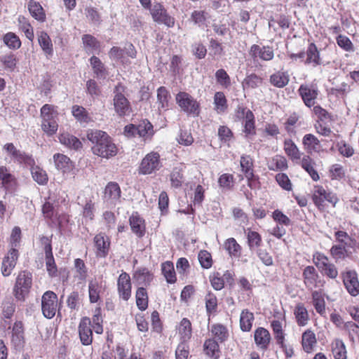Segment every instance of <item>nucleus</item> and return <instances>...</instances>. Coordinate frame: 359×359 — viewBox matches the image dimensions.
Listing matches in <instances>:
<instances>
[{"label": "nucleus", "mask_w": 359, "mask_h": 359, "mask_svg": "<svg viewBox=\"0 0 359 359\" xmlns=\"http://www.w3.org/2000/svg\"><path fill=\"white\" fill-rule=\"evenodd\" d=\"M87 138L93 144L91 149L95 155L106 158L116 155L117 147L107 133L100 130H89Z\"/></svg>", "instance_id": "1"}, {"label": "nucleus", "mask_w": 359, "mask_h": 359, "mask_svg": "<svg viewBox=\"0 0 359 359\" xmlns=\"http://www.w3.org/2000/svg\"><path fill=\"white\" fill-rule=\"evenodd\" d=\"M58 113L53 105L46 104L41 109V129L48 136H52L57 130Z\"/></svg>", "instance_id": "2"}, {"label": "nucleus", "mask_w": 359, "mask_h": 359, "mask_svg": "<svg viewBox=\"0 0 359 359\" xmlns=\"http://www.w3.org/2000/svg\"><path fill=\"white\" fill-rule=\"evenodd\" d=\"M162 167L160 154L156 151L148 153L141 161L138 172L141 175H151L159 170Z\"/></svg>", "instance_id": "3"}, {"label": "nucleus", "mask_w": 359, "mask_h": 359, "mask_svg": "<svg viewBox=\"0 0 359 359\" xmlns=\"http://www.w3.org/2000/svg\"><path fill=\"white\" fill-rule=\"evenodd\" d=\"M125 88L121 83L116 86L114 93L113 104L116 114L119 116L128 115L130 112V104L123 93Z\"/></svg>", "instance_id": "4"}, {"label": "nucleus", "mask_w": 359, "mask_h": 359, "mask_svg": "<svg viewBox=\"0 0 359 359\" xmlns=\"http://www.w3.org/2000/svg\"><path fill=\"white\" fill-rule=\"evenodd\" d=\"M32 285V275L27 271L19 273L13 288V293L16 299L22 300L28 294Z\"/></svg>", "instance_id": "5"}, {"label": "nucleus", "mask_w": 359, "mask_h": 359, "mask_svg": "<svg viewBox=\"0 0 359 359\" xmlns=\"http://www.w3.org/2000/svg\"><path fill=\"white\" fill-rule=\"evenodd\" d=\"M312 198L314 204L319 209L324 207V203L325 201L330 203L334 207L339 201L335 194L327 191L321 186L314 187Z\"/></svg>", "instance_id": "6"}, {"label": "nucleus", "mask_w": 359, "mask_h": 359, "mask_svg": "<svg viewBox=\"0 0 359 359\" xmlns=\"http://www.w3.org/2000/svg\"><path fill=\"white\" fill-rule=\"evenodd\" d=\"M41 310L46 318H53L57 310V296L52 291H46L41 297Z\"/></svg>", "instance_id": "7"}, {"label": "nucleus", "mask_w": 359, "mask_h": 359, "mask_svg": "<svg viewBox=\"0 0 359 359\" xmlns=\"http://www.w3.org/2000/svg\"><path fill=\"white\" fill-rule=\"evenodd\" d=\"M298 93L304 104L311 108L316 104V100L318 96L319 90L316 83H309L300 85Z\"/></svg>", "instance_id": "8"}, {"label": "nucleus", "mask_w": 359, "mask_h": 359, "mask_svg": "<svg viewBox=\"0 0 359 359\" xmlns=\"http://www.w3.org/2000/svg\"><path fill=\"white\" fill-rule=\"evenodd\" d=\"M176 102L181 109L188 114L198 115L199 104L189 94L185 92H180L176 95Z\"/></svg>", "instance_id": "9"}, {"label": "nucleus", "mask_w": 359, "mask_h": 359, "mask_svg": "<svg viewBox=\"0 0 359 359\" xmlns=\"http://www.w3.org/2000/svg\"><path fill=\"white\" fill-rule=\"evenodd\" d=\"M153 20L160 24H164L168 27H172L175 24V20L170 16L166 10L159 3H155L150 9Z\"/></svg>", "instance_id": "10"}, {"label": "nucleus", "mask_w": 359, "mask_h": 359, "mask_svg": "<svg viewBox=\"0 0 359 359\" xmlns=\"http://www.w3.org/2000/svg\"><path fill=\"white\" fill-rule=\"evenodd\" d=\"M4 150L12 158L14 161H16L20 164H25L27 165H32L35 163L34 158L18 150L13 143H7L4 146Z\"/></svg>", "instance_id": "11"}, {"label": "nucleus", "mask_w": 359, "mask_h": 359, "mask_svg": "<svg viewBox=\"0 0 359 359\" xmlns=\"http://www.w3.org/2000/svg\"><path fill=\"white\" fill-rule=\"evenodd\" d=\"M19 257L18 250L11 248L7 255L4 257L1 264V273L4 276H8L14 269Z\"/></svg>", "instance_id": "12"}, {"label": "nucleus", "mask_w": 359, "mask_h": 359, "mask_svg": "<svg viewBox=\"0 0 359 359\" xmlns=\"http://www.w3.org/2000/svg\"><path fill=\"white\" fill-rule=\"evenodd\" d=\"M344 285L348 292L353 297L359 294V281L355 271H348L343 273Z\"/></svg>", "instance_id": "13"}, {"label": "nucleus", "mask_w": 359, "mask_h": 359, "mask_svg": "<svg viewBox=\"0 0 359 359\" xmlns=\"http://www.w3.org/2000/svg\"><path fill=\"white\" fill-rule=\"evenodd\" d=\"M249 55L255 61L259 59L263 61H270L274 56L273 50L271 47L260 46L257 44H253L250 47Z\"/></svg>", "instance_id": "14"}, {"label": "nucleus", "mask_w": 359, "mask_h": 359, "mask_svg": "<svg viewBox=\"0 0 359 359\" xmlns=\"http://www.w3.org/2000/svg\"><path fill=\"white\" fill-rule=\"evenodd\" d=\"M121 189L116 182H109L105 187L104 191V201L111 205H116L120 202Z\"/></svg>", "instance_id": "15"}, {"label": "nucleus", "mask_w": 359, "mask_h": 359, "mask_svg": "<svg viewBox=\"0 0 359 359\" xmlns=\"http://www.w3.org/2000/svg\"><path fill=\"white\" fill-rule=\"evenodd\" d=\"M90 319L85 317L81 320L79 326V333L83 345L88 346L93 341V332L90 327Z\"/></svg>", "instance_id": "16"}, {"label": "nucleus", "mask_w": 359, "mask_h": 359, "mask_svg": "<svg viewBox=\"0 0 359 359\" xmlns=\"http://www.w3.org/2000/svg\"><path fill=\"white\" fill-rule=\"evenodd\" d=\"M118 292L120 297L127 301L131 296V282L130 276L123 272L118 278Z\"/></svg>", "instance_id": "17"}, {"label": "nucleus", "mask_w": 359, "mask_h": 359, "mask_svg": "<svg viewBox=\"0 0 359 359\" xmlns=\"http://www.w3.org/2000/svg\"><path fill=\"white\" fill-rule=\"evenodd\" d=\"M304 283L309 290H313L319 286V276L316 269L312 266H307L303 271Z\"/></svg>", "instance_id": "18"}, {"label": "nucleus", "mask_w": 359, "mask_h": 359, "mask_svg": "<svg viewBox=\"0 0 359 359\" xmlns=\"http://www.w3.org/2000/svg\"><path fill=\"white\" fill-rule=\"evenodd\" d=\"M94 243L96 248V255L100 257H105L109 252L110 241L103 233H99L94 238Z\"/></svg>", "instance_id": "19"}, {"label": "nucleus", "mask_w": 359, "mask_h": 359, "mask_svg": "<svg viewBox=\"0 0 359 359\" xmlns=\"http://www.w3.org/2000/svg\"><path fill=\"white\" fill-rule=\"evenodd\" d=\"M53 158L55 168L63 174L69 173L73 170V163L66 155L55 154Z\"/></svg>", "instance_id": "20"}, {"label": "nucleus", "mask_w": 359, "mask_h": 359, "mask_svg": "<svg viewBox=\"0 0 359 359\" xmlns=\"http://www.w3.org/2000/svg\"><path fill=\"white\" fill-rule=\"evenodd\" d=\"M240 164L242 172L245 174L248 181V186L252 187L253 173V161L248 155H243L241 157Z\"/></svg>", "instance_id": "21"}, {"label": "nucleus", "mask_w": 359, "mask_h": 359, "mask_svg": "<svg viewBox=\"0 0 359 359\" xmlns=\"http://www.w3.org/2000/svg\"><path fill=\"white\" fill-rule=\"evenodd\" d=\"M0 183L8 191H13L16 185L15 177L5 166H0Z\"/></svg>", "instance_id": "22"}, {"label": "nucleus", "mask_w": 359, "mask_h": 359, "mask_svg": "<svg viewBox=\"0 0 359 359\" xmlns=\"http://www.w3.org/2000/svg\"><path fill=\"white\" fill-rule=\"evenodd\" d=\"M129 222L132 231L138 237H142L146 230L144 220L135 212L130 216Z\"/></svg>", "instance_id": "23"}, {"label": "nucleus", "mask_w": 359, "mask_h": 359, "mask_svg": "<svg viewBox=\"0 0 359 359\" xmlns=\"http://www.w3.org/2000/svg\"><path fill=\"white\" fill-rule=\"evenodd\" d=\"M254 339L256 345L262 349H266L271 340L269 332L264 327H258L255 330Z\"/></svg>", "instance_id": "24"}, {"label": "nucleus", "mask_w": 359, "mask_h": 359, "mask_svg": "<svg viewBox=\"0 0 359 359\" xmlns=\"http://www.w3.org/2000/svg\"><path fill=\"white\" fill-rule=\"evenodd\" d=\"M177 330L181 342L187 343L192 336L191 321L187 318H182L178 325Z\"/></svg>", "instance_id": "25"}, {"label": "nucleus", "mask_w": 359, "mask_h": 359, "mask_svg": "<svg viewBox=\"0 0 359 359\" xmlns=\"http://www.w3.org/2000/svg\"><path fill=\"white\" fill-rule=\"evenodd\" d=\"M302 143L305 149L309 152H319L322 146L318 139L313 134H306L304 136Z\"/></svg>", "instance_id": "26"}, {"label": "nucleus", "mask_w": 359, "mask_h": 359, "mask_svg": "<svg viewBox=\"0 0 359 359\" xmlns=\"http://www.w3.org/2000/svg\"><path fill=\"white\" fill-rule=\"evenodd\" d=\"M302 344L303 349L306 353H311L313 351L314 347L317 344V340L315 333L307 330L302 334Z\"/></svg>", "instance_id": "27"}, {"label": "nucleus", "mask_w": 359, "mask_h": 359, "mask_svg": "<svg viewBox=\"0 0 359 359\" xmlns=\"http://www.w3.org/2000/svg\"><path fill=\"white\" fill-rule=\"evenodd\" d=\"M269 81L273 86L281 88L288 84L290 76L287 72L278 71L270 76Z\"/></svg>", "instance_id": "28"}, {"label": "nucleus", "mask_w": 359, "mask_h": 359, "mask_svg": "<svg viewBox=\"0 0 359 359\" xmlns=\"http://www.w3.org/2000/svg\"><path fill=\"white\" fill-rule=\"evenodd\" d=\"M306 65H311L313 67H317L321 65V59L316 46L311 43L308 46L306 50Z\"/></svg>", "instance_id": "29"}, {"label": "nucleus", "mask_w": 359, "mask_h": 359, "mask_svg": "<svg viewBox=\"0 0 359 359\" xmlns=\"http://www.w3.org/2000/svg\"><path fill=\"white\" fill-rule=\"evenodd\" d=\"M12 343L15 346H22L24 344V326L21 321H16L12 330Z\"/></svg>", "instance_id": "30"}, {"label": "nucleus", "mask_w": 359, "mask_h": 359, "mask_svg": "<svg viewBox=\"0 0 359 359\" xmlns=\"http://www.w3.org/2000/svg\"><path fill=\"white\" fill-rule=\"evenodd\" d=\"M45 252L46 270L48 271V275L50 277H55L57 276V269L55 262L54 257L53 256L52 248L50 244L46 245Z\"/></svg>", "instance_id": "31"}, {"label": "nucleus", "mask_w": 359, "mask_h": 359, "mask_svg": "<svg viewBox=\"0 0 359 359\" xmlns=\"http://www.w3.org/2000/svg\"><path fill=\"white\" fill-rule=\"evenodd\" d=\"M60 142L64 146L74 149H79L81 148V142L76 137L69 133H62L59 136Z\"/></svg>", "instance_id": "32"}, {"label": "nucleus", "mask_w": 359, "mask_h": 359, "mask_svg": "<svg viewBox=\"0 0 359 359\" xmlns=\"http://www.w3.org/2000/svg\"><path fill=\"white\" fill-rule=\"evenodd\" d=\"M37 35L39 43L43 51L46 55H52L53 52V43L48 34L43 31H41L38 32Z\"/></svg>", "instance_id": "33"}, {"label": "nucleus", "mask_w": 359, "mask_h": 359, "mask_svg": "<svg viewBox=\"0 0 359 359\" xmlns=\"http://www.w3.org/2000/svg\"><path fill=\"white\" fill-rule=\"evenodd\" d=\"M313 305L318 313L321 316L325 314V302L324 295L320 291H313L312 292Z\"/></svg>", "instance_id": "34"}, {"label": "nucleus", "mask_w": 359, "mask_h": 359, "mask_svg": "<svg viewBox=\"0 0 359 359\" xmlns=\"http://www.w3.org/2000/svg\"><path fill=\"white\" fill-rule=\"evenodd\" d=\"M274 337L280 347L284 346L285 333L283 329V323L279 320H273L271 323Z\"/></svg>", "instance_id": "35"}, {"label": "nucleus", "mask_w": 359, "mask_h": 359, "mask_svg": "<svg viewBox=\"0 0 359 359\" xmlns=\"http://www.w3.org/2000/svg\"><path fill=\"white\" fill-rule=\"evenodd\" d=\"M253 313L248 310H243L240 316V327L242 331L249 332L252 326L254 321Z\"/></svg>", "instance_id": "36"}, {"label": "nucleus", "mask_w": 359, "mask_h": 359, "mask_svg": "<svg viewBox=\"0 0 359 359\" xmlns=\"http://www.w3.org/2000/svg\"><path fill=\"white\" fill-rule=\"evenodd\" d=\"M102 284L96 280H90L88 284L89 299L91 303H96L100 299V293L102 292Z\"/></svg>", "instance_id": "37"}, {"label": "nucleus", "mask_w": 359, "mask_h": 359, "mask_svg": "<svg viewBox=\"0 0 359 359\" xmlns=\"http://www.w3.org/2000/svg\"><path fill=\"white\" fill-rule=\"evenodd\" d=\"M28 10L31 15L39 21H44L46 15L41 4L34 0L28 3Z\"/></svg>", "instance_id": "38"}, {"label": "nucleus", "mask_w": 359, "mask_h": 359, "mask_svg": "<svg viewBox=\"0 0 359 359\" xmlns=\"http://www.w3.org/2000/svg\"><path fill=\"white\" fill-rule=\"evenodd\" d=\"M332 351L335 359H346V350L342 340L336 339L332 343Z\"/></svg>", "instance_id": "39"}, {"label": "nucleus", "mask_w": 359, "mask_h": 359, "mask_svg": "<svg viewBox=\"0 0 359 359\" xmlns=\"http://www.w3.org/2000/svg\"><path fill=\"white\" fill-rule=\"evenodd\" d=\"M271 170H284L287 168V160L282 156H275L267 163Z\"/></svg>", "instance_id": "40"}, {"label": "nucleus", "mask_w": 359, "mask_h": 359, "mask_svg": "<svg viewBox=\"0 0 359 359\" xmlns=\"http://www.w3.org/2000/svg\"><path fill=\"white\" fill-rule=\"evenodd\" d=\"M296 321L298 325L304 326L309 321V314L306 309L302 304H299L294 311Z\"/></svg>", "instance_id": "41"}, {"label": "nucleus", "mask_w": 359, "mask_h": 359, "mask_svg": "<svg viewBox=\"0 0 359 359\" xmlns=\"http://www.w3.org/2000/svg\"><path fill=\"white\" fill-rule=\"evenodd\" d=\"M284 150L285 154L292 160L297 161L301 158V154L296 144L291 140H285L284 142Z\"/></svg>", "instance_id": "42"}, {"label": "nucleus", "mask_w": 359, "mask_h": 359, "mask_svg": "<svg viewBox=\"0 0 359 359\" xmlns=\"http://www.w3.org/2000/svg\"><path fill=\"white\" fill-rule=\"evenodd\" d=\"M137 135L145 139L150 138L154 135L152 124L148 121H143L136 126Z\"/></svg>", "instance_id": "43"}, {"label": "nucleus", "mask_w": 359, "mask_h": 359, "mask_svg": "<svg viewBox=\"0 0 359 359\" xmlns=\"http://www.w3.org/2000/svg\"><path fill=\"white\" fill-rule=\"evenodd\" d=\"M215 110L217 114H223L227 109V100L222 92H217L214 95Z\"/></svg>", "instance_id": "44"}, {"label": "nucleus", "mask_w": 359, "mask_h": 359, "mask_svg": "<svg viewBox=\"0 0 359 359\" xmlns=\"http://www.w3.org/2000/svg\"><path fill=\"white\" fill-rule=\"evenodd\" d=\"M204 350L208 357L217 359L219 358V344L213 339H207L204 343Z\"/></svg>", "instance_id": "45"}, {"label": "nucleus", "mask_w": 359, "mask_h": 359, "mask_svg": "<svg viewBox=\"0 0 359 359\" xmlns=\"http://www.w3.org/2000/svg\"><path fill=\"white\" fill-rule=\"evenodd\" d=\"M83 43L87 52L93 53L100 49L99 41L90 34H85L82 37Z\"/></svg>", "instance_id": "46"}, {"label": "nucleus", "mask_w": 359, "mask_h": 359, "mask_svg": "<svg viewBox=\"0 0 359 359\" xmlns=\"http://www.w3.org/2000/svg\"><path fill=\"white\" fill-rule=\"evenodd\" d=\"M225 250L231 257H238L241 254V246L233 238L226 240L224 244Z\"/></svg>", "instance_id": "47"}, {"label": "nucleus", "mask_w": 359, "mask_h": 359, "mask_svg": "<svg viewBox=\"0 0 359 359\" xmlns=\"http://www.w3.org/2000/svg\"><path fill=\"white\" fill-rule=\"evenodd\" d=\"M162 273L168 283H174L176 281V275L172 262H165L161 266Z\"/></svg>", "instance_id": "48"}, {"label": "nucleus", "mask_w": 359, "mask_h": 359, "mask_svg": "<svg viewBox=\"0 0 359 359\" xmlns=\"http://www.w3.org/2000/svg\"><path fill=\"white\" fill-rule=\"evenodd\" d=\"M30 165L32 177L39 184H45L48 182V176L45 170L39 166Z\"/></svg>", "instance_id": "49"}, {"label": "nucleus", "mask_w": 359, "mask_h": 359, "mask_svg": "<svg viewBox=\"0 0 359 359\" xmlns=\"http://www.w3.org/2000/svg\"><path fill=\"white\" fill-rule=\"evenodd\" d=\"M136 304L141 311H144L148 306V296L144 287H139L136 292Z\"/></svg>", "instance_id": "50"}, {"label": "nucleus", "mask_w": 359, "mask_h": 359, "mask_svg": "<svg viewBox=\"0 0 359 359\" xmlns=\"http://www.w3.org/2000/svg\"><path fill=\"white\" fill-rule=\"evenodd\" d=\"M19 28L24 33L25 36L30 41L34 39V30L28 20L24 16H19L18 18Z\"/></svg>", "instance_id": "51"}, {"label": "nucleus", "mask_w": 359, "mask_h": 359, "mask_svg": "<svg viewBox=\"0 0 359 359\" xmlns=\"http://www.w3.org/2000/svg\"><path fill=\"white\" fill-rule=\"evenodd\" d=\"M170 93L165 87H160L157 90V100L158 109H165L168 107Z\"/></svg>", "instance_id": "52"}, {"label": "nucleus", "mask_w": 359, "mask_h": 359, "mask_svg": "<svg viewBox=\"0 0 359 359\" xmlns=\"http://www.w3.org/2000/svg\"><path fill=\"white\" fill-rule=\"evenodd\" d=\"M4 43L11 49H18L21 46L19 37L13 32H8L4 36Z\"/></svg>", "instance_id": "53"}, {"label": "nucleus", "mask_w": 359, "mask_h": 359, "mask_svg": "<svg viewBox=\"0 0 359 359\" xmlns=\"http://www.w3.org/2000/svg\"><path fill=\"white\" fill-rule=\"evenodd\" d=\"M211 333L218 341L222 342L228 337L226 328L221 324H215L211 327Z\"/></svg>", "instance_id": "54"}, {"label": "nucleus", "mask_w": 359, "mask_h": 359, "mask_svg": "<svg viewBox=\"0 0 359 359\" xmlns=\"http://www.w3.org/2000/svg\"><path fill=\"white\" fill-rule=\"evenodd\" d=\"M336 147L339 154L344 157L350 158L355 153L354 148L350 144L344 140L338 142Z\"/></svg>", "instance_id": "55"}, {"label": "nucleus", "mask_w": 359, "mask_h": 359, "mask_svg": "<svg viewBox=\"0 0 359 359\" xmlns=\"http://www.w3.org/2000/svg\"><path fill=\"white\" fill-rule=\"evenodd\" d=\"M247 238L250 250H255L259 247L262 241L260 234L250 229L248 230Z\"/></svg>", "instance_id": "56"}, {"label": "nucleus", "mask_w": 359, "mask_h": 359, "mask_svg": "<svg viewBox=\"0 0 359 359\" xmlns=\"http://www.w3.org/2000/svg\"><path fill=\"white\" fill-rule=\"evenodd\" d=\"M217 82L223 88H227L231 86V79L223 69H218L215 73Z\"/></svg>", "instance_id": "57"}, {"label": "nucleus", "mask_w": 359, "mask_h": 359, "mask_svg": "<svg viewBox=\"0 0 359 359\" xmlns=\"http://www.w3.org/2000/svg\"><path fill=\"white\" fill-rule=\"evenodd\" d=\"M208 13L204 11H194L191 13V20L198 26H207L206 21L208 18Z\"/></svg>", "instance_id": "58"}, {"label": "nucleus", "mask_w": 359, "mask_h": 359, "mask_svg": "<svg viewBox=\"0 0 359 359\" xmlns=\"http://www.w3.org/2000/svg\"><path fill=\"white\" fill-rule=\"evenodd\" d=\"M93 328L95 333L102 334L103 332L102 327V318L101 316V309L100 308L95 309L93 316Z\"/></svg>", "instance_id": "59"}, {"label": "nucleus", "mask_w": 359, "mask_h": 359, "mask_svg": "<svg viewBox=\"0 0 359 359\" xmlns=\"http://www.w3.org/2000/svg\"><path fill=\"white\" fill-rule=\"evenodd\" d=\"M170 182L172 187L179 188L182 186L184 181L182 170L177 168H175L170 173Z\"/></svg>", "instance_id": "60"}, {"label": "nucleus", "mask_w": 359, "mask_h": 359, "mask_svg": "<svg viewBox=\"0 0 359 359\" xmlns=\"http://www.w3.org/2000/svg\"><path fill=\"white\" fill-rule=\"evenodd\" d=\"M1 62L6 69L13 72L16 67L17 58L13 54H8L1 57Z\"/></svg>", "instance_id": "61"}, {"label": "nucleus", "mask_w": 359, "mask_h": 359, "mask_svg": "<svg viewBox=\"0 0 359 359\" xmlns=\"http://www.w3.org/2000/svg\"><path fill=\"white\" fill-rule=\"evenodd\" d=\"M262 79L255 74H252L244 79L243 86L244 88H255L261 85Z\"/></svg>", "instance_id": "62"}, {"label": "nucleus", "mask_w": 359, "mask_h": 359, "mask_svg": "<svg viewBox=\"0 0 359 359\" xmlns=\"http://www.w3.org/2000/svg\"><path fill=\"white\" fill-rule=\"evenodd\" d=\"M125 50L117 46H114L109 52V56L111 60L119 61L124 64L125 61Z\"/></svg>", "instance_id": "63"}, {"label": "nucleus", "mask_w": 359, "mask_h": 359, "mask_svg": "<svg viewBox=\"0 0 359 359\" xmlns=\"http://www.w3.org/2000/svg\"><path fill=\"white\" fill-rule=\"evenodd\" d=\"M198 258L201 266L204 269H209L212 266V259L210 252L206 250L199 252Z\"/></svg>", "instance_id": "64"}]
</instances>
